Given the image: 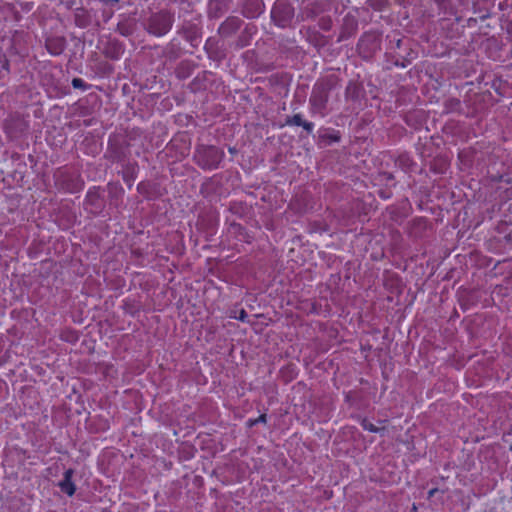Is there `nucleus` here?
Instances as JSON below:
<instances>
[{"label":"nucleus","mask_w":512,"mask_h":512,"mask_svg":"<svg viewBox=\"0 0 512 512\" xmlns=\"http://www.w3.org/2000/svg\"><path fill=\"white\" fill-rule=\"evenodd\" d=\"M336 85L334 77H326L315 83L311 96L309 98L310 111L312 114L326 116V107L329 100L330 92Z\"/></svg>","instance_id":"obj_1"},{"label":"nucleus","mask_w":512,"mask_h":512,"mask_svg":"<svg viewBox=\"0 0 512 512\" xmlns=\"http://www.w3.org/2000/svg\"><path fill=\"white\" fill-rule=\"evenodd\" d=\"M224 157V151L213 145H198L194 153L195 163L204 170L217 169Z\"/></svg>","instance_id":"obj_2"},{"label":"nucleus","mask_w":512,"mask_h":512,"mask_svg":"<svg viewBox=\"0 0 512 512\" xmlns=\"http://www.w3.org/2000/svg\"><path fill=\"white\" fill-rule=\"evenodd\" d=\"M174 22L173 15L167 11H160L152 14L146 25V29L150 34L155 36H163L171 29Z\"/></svg>","instance_id":"obj_3"},{"label":"nucleus","mask_w":512,"mask_h":512,"mask_svg":"<svg viewBox=\"0 0 512 512\" xmlns=\"http://www.w3.org/2000/svg\"><path fill=\"white\" fill-rule=\"evenodd\" d=\"M271 17L277 26L285 28L294 17V8L287 0H277L272 8Z\"/></svg>","instance_id":"obj_4"},{"label":"nucleus","mask_w":512,"mask_h":512,"mask_svg":"<svg viewBox=\"0 0 512 512\" xmlns=\"http://www.w3.org/2000/svg\"><path fill=\"white\" fill-rule=\"evenodd\" d=\"M243 21L236 16L228 17L219 27L218 33L222 37L232 36L242 25Z\"/></svg>","instance_id":"obj_5"},{"label":"nucleus","mask_w":512,"mask_h":512,"mask_svg":"<svg viewBox=\"0 0 512 512\" xmlns=\"http://www.w3.org/2000/svg\"><path fill=\"white\" fill-rule=\"evenodd\" d=\"M264 11L262 0H245L242 7V14L246 18H256Z\"/></svg>","instance_id":"obj_6"},{"label":"nucleus","mask_w":512,"mask_h":512,"mask_svg":"<svg viewBox=\"0 0 512 512\" xmlns=\"http://www.w3.org/2000/svg\"><path fill=\"white\" fill-rule=\"evenodd\" d=\"M66 47V41L62 37H53L46 40V48L52 55H60Z\"/></svg>","instance_id":"obj_7"},{"label":"nucleus","mask_w":512,"mask_h":512,"mask_svg":"<svg viewBox=\"0 0 512 512\" xmlns=\"http://www.w3.org/2000/svg\"><path fill=\"white\" fill-rule=\"evenodd\" d=\"M85 204L91 206V211L95 213L102 209L103 201L98 190L93 189L87 193Z\"/></svg>","instance_id":"obj_8"},{"label":"nucleus","mask_w":512,"mask_h":512,"mask_svg":"<svg viewBox=\"0 0 512 512\" xmlns=\"http://www.w3.org/2000/svg\"><path fill=\"white\" fill-rule=\"evenodd\" d=\"M73 470L68 469L64 473L63 479L59 482V487L62 492L66 493L69 496H72L75 493L76 487L72 482Z\"/></svg>","instance_id":"obj_9"},{"label":"nucleus","mask_w":512,"mask_h":512,"mask_svg":"<svg viewBox=\"0 0 512 512\" xmlns=\"http://www.w3.org/2000/svg\"><path fill=\"white\" fill-rule=\"evenodd\" d=\"M285 123L289 126H301L304 130L307 131V133H311L314 128V124L312 122L303 120L300 114L287 117Z\"/></svg>","instance_id":"obj_10"},{"label":"nucleus","mask_w":512,"mask_h":512,"mask_svg":"<svg viewBox=\"0 0 512 512\" xmlns=\"http://www.w3.org/2000/svg\"><path fill=\"white\" fill-rule=\"evenodd\" d=\"M66 175L64 173H60L59 178H64ZM60 181V179H58ZM61 185L69 192H76L81 189V183L78 179L72 180L71 183H65L64 179L61 180Z\"/></svg>","instance_id":"obj_11"},{"label":"nucleus","mask_w":512,"mask_h":512,"mask_svg":"<svg viewBox=\"0 0 512 512\" xmlns=\"http://www.w3.org/2000/svg\"><path fill=\"white\" fill-rule=\"evenodd\" d=\"M396 164L402 169H408L411 166V160L408 156L401 155L397 160Z\"/></svg>","instance_id":"obj_12"},{"label":"nucleus","mask_w":512,"mask_h":512,"mask_svg":"<svg viewBox=\"0 0 512 512\" xmlns=\"http://www.w3.org/2000/svg\"><path fill=\"white\" fill-rule=\"evenodd\" d=\"M361 426L364 430H367L369 432L376 433L379 431V428L376 427L373 423L369 422L367 419H363L361 422Z\"/></svg>","instance_id":"obj_13"},{"label":"nucleus","mask_w":512,"mask_h":512,"mask_svg":"<svg viewBox=\"0 0 512 512\" xmlns=\"http://www.w3.org/2000/svg\"><path fill=\"white\" fill-rule=\"evenodd\" d=\"M72 86L76 89H83V90H85L87 88V84L81 78H74L72 80Z\"/></svg>","instance_id":"obj_14"},{"label":"nucleus","mask_w":512,"mask_h":512,"mask_svg":"<svg viewBox=\"0 0 512 512\" xmlns=\"http://www.w3.org/2000/svg\"><path fill=\"white\" fill-rule=\"evenodd\" d=\"M0 69L9 72V61L4 55H0Z\"/></svg>","instance_id":"obj_15"},{"label":"nucleus","mask_w":512,"mask_h":512,"mask_svg":"<svg viewBox=\"0 0 512 512\" xmlns=\"http://www.w3.org/2000/svg\"><path fill=\"white\" fill-rule=\"evenodd\" d=\"M331 25L330 19L322 18L320 20V26L322 29L329 30Z\"/></svg>","instance_id":"obj_16"},{"label":"nucleus","mask_w":512,"mask_h":512,"mask_svg":"<svg viewBox=\"0 0 512 512\" xmlns=\"http://www.w3.org/2000/svg\"><path fill=\"white\" fill-rule=\"evenodd\" d=\"M323 138H326V136H323ZM327 139H329L330 142H337L340 140V137L338 135H329Z\"/></svg>","instance_id":"obj_17"},{"label":"nucleus","mask_w":512,"mask_h":512,"mask_svg":"<svg viewBox=\"0 0 512 512\" xmlns=\"http://www.w3.org/2000/svg\"><path fill=\"white\" fill-rule=\"evenodd\" d=\"M258 422H266V415H265V414L260 415L258 419L254 420V421L251 423V425L256 424V423H258Z\"/></svg>","instance_id":"obj_18"},{"label":"nucleus","mask_w":512,"mask_h":512,"mask_svg":"<svg viewBox=\"0 0 512 512\" xmlns=\"http://www.w3.org/2000/svg\"><path fill=\"white\" fill-rule=\"evenodd\" d=\"M246 317H247V313L245 312V310L242 309L238 319L241 321H244L246 319Z\"/></svg>","instance_id":"obj_19"},{"label":"nucleus","mask_w":512,"mask_h":512,"mask_svg":"<svg viewBox=\"0 0 512 512\" xmlns=\"http://www.w3.org/2000/svg\"><path fill=\"white\" fill-rule=\"evenodd\" d=\"M394 64H395L396 66H401V67H405V66H406V64H405V62H404V61H402V62H401V61L396 60V61L394 62Z\"/></svg>","instance_id":"obj_20"},{"label":"nucleus","mask_w":512,"mask_h":512,"mask_svg":"<svg viewBox=\"0 0 512 512\" xmlns=\"http://www.w3.org/2000/svg\"><path fill=\"white\" fill-rule=\"evenodd\" d=\"M437 492V489H431L428 493L429 497H433L435 493Z\"/></svg>","instance_id":"obj_21"},{"label":"nucleus","mask_w":512,"mask_h":512,"mask_svg":"<svg viewBox=\"0 0 512 512\" xmlns=\"http://www.w3.org/2000/svg\"><path fill=\"white\" fill-rule=\"evenodd\" d=\"M508 32H509V33H511V32H512V22H511V23H510V25H509Z\"/></svg>","instance_id":"obj_22"},{"label":"nucleus","mask_w":512,"mask_h":512,"mask_svg":"<svg viewBox=\"0 0 512 512\" xmlns=\"http://www.w3.org/2000/svg\"><path fill=\"white\" fill-rule=\"evenodd\" d=\"M401 43H402V40H401V39H399V40L397 41V44H396V45H397V47H400Z\"/></svg>","instance_id":"obj_23"},{"label":"nucleus","mask_w":512,"mask_h":512,"mask_svg":"<svg viewBox=\"0 0 512 512\" xmlns=\"http://www.w3.org/2000/svg\"><path fill=\"white\" fill-rule=\"evenodd\" d=\"M363 43H364V40L362 39L359 46L361 47L363 45Z\"/></svg>","instance_id":"obj_24"},{"label":"nucleus","mask_w":512,"mask_h":512,"mask_svg":"<svg viewBox=\"0 0 512 512\" xmlns=\"http://www.w3.org/2000/svg\"><path fill=\"white\" fill-rule=\"evenodd\" d=\"M387 178H388V179H392V178H393V176H392L391 174H388V177H387Z\"/></svg>","instance_id":"obj_25"}]
</instances>
